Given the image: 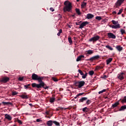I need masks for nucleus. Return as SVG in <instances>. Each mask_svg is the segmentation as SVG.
<instances>
[{"mask_svg":"<svg viewBox=\"0 0 126 126\" xmlns=\"http://www.w3.org/2000/svg\"><path fill=\"white\" fill-rule=\"evenodd\" d=\"M88 75V73L86 72L85 74H84L83 76H82V78L83 79H86V77H87Z\"/></svg>","mask_w":126,"mask_h":126,"instance_id":"nucleus-39","label":"nucleus"},{"mask_svg":"<svg viewBox=\"0 0 126 126\" xmlns=\"http://www.w3.org/2000/svg\"><path fill=\"white\" fill-rule=\"evenodd\" d=\"M17 122L18 123H19L20 124L22 125V121H21V120H19V119H18Z\"/></svg>","mask_w":126,"mask_h":126,"instance_id":"nucleus-50","label":"nucleus"},{"mask_svg":"<svg viewBox=\"0 0 126 126\" xmlns=\"http://www.w3.org/2000/svg\"><path fill=\"white\" fill-rule=\"evenodd\" d=\"M50 10L52 12H54L55 11V9L53 7H50Z\"/></svg>","mask_w":126,"mask_h":126,"instance_id":"nucleus-54","label":"nucleus"},{"mask_svg":"<svg viewBox=\"0 0 126 126\" xmlns=\"http://www.w3.org/2000/svg\"><path fill=\"white\" fill-rule=\"evenodd\" d=\"M87 100H88V97H82L79 100V102L81 103H83L84 101H86Z\"/></svg>","mask_w":126,"mask_h":126,"instance_id":"nucleus-18","label":"nucleus"},{"mask_svg":"<svg viewBox=\"0 0 126 126\" xmlns=\"http://www.w3.org/2000/svg\"><path fill=\"white\" fill-rule=\"evenodd\" d=\"M120 32H121L122 35L126 33V31L125 30L121 29L120 30Z\"/></svg>","mask_w":126,"mask_h":126,"instance_id":"nucleus-36","label":"nucleus"},{"mask_svg":"<svg viewBox=\"0 0 126 126\" xmlns=\"http://www.w3.org/2000/svg\"><path fill=\"white\" fill-rule=\"evenodd\" d=\"M68 28H69V29H70V28H71L70 25H68Z\"/></svg>","mask_w":126,"mask_h":126,"instance_id":"nucleus-60","label":"nucleus"},{"mask_svg":"<svg viewBox=\"0 0 126 126\" xmlns=\"http://www.w3.org/2000/svg\"><path fill=\"white\" fill-rule=\"evenodd\" d=\"M24 79V77H19V80L20 81H22Z\"/></svg>","mask_w":126,"mask_h":126,"instance_id":"nucleus-47","label":"nucleus"},{"mask_svg":"<svg viewBox=\"0 0 126 126\" xmlns=\"http://www.w3.org/2000/svg\"><path fill=\"white\" fill-rule=\"evenodd\" d=\"M95 20H97L98 21H100L102 20V17L101 16H96Z\"/></svg>","mask_w":126,"mask_h":126,"instance_id":"nucleus-37","label":"nucleus"},{"mask_svg":"<svg viewBox=\"0 0 126 126\" xmlns=\"http://www.w3.org/2000/svg\"><path fill=\"white\" fill-rule=\"evenodd\" d=\"M85 56L84 55H80L76 59V62H79L81 61L82 59L84 58Z\"/></svg>","mask_w":126,"mask_h":126,"instance_id":"nucleus-19","label":"nucleus"},{"mask_svg":"<svg viewBox=\"0 0 126 126\" xmlns=\"http://www.w3.org/2000/svg\"><path fill=\"white\" fill-rule=\"evenodd\" d=\"M81 23V22H76L75 23V25H76V26H80V23Z\"/></svg>","mask_w":126,"mask_h":126,"instance_id":"nucleus-49","label":"nucleus"},{"mask_svg":"<svg viewBox=\"0 0 126 126\" xmlns=\"http://www.w3.org/2000/svg\"><path fill=\"white\" fill-rule=\"evenodd\" d=\"M21 97L25 99H27L29 98L28 95L25 94H22L21 96Z\"/></svg>","mask_w":126,"mask_h":126,"instance_id":"nucleus-24","label":"nucleus"},{"mask_svg":"<svg viewBox=\"0 0 126 126\" xmlns=\"http://www.w3.org/2000/svg\"><path fill=\"white\" fill-rule=\"evenodd\" d=\"M30 105L31 106H32V103H30Z\"/></svg>","mask_w":126,"mask_h":126,"instance_id":"nucleus-61","label":"nucleus"},{"mask_svg":"<svg viewBox=\"0 0 126 126\" xmlns=\"http://www.w3.org/2000/svg\"><path fill=\"white\" fill-rule=\"evenodd\" d=\"M101 78H102V79H105L106 78H107V75H103L101 77Z\"/></svg>","mask_w":126,"mask_h":126,"instance_id":"nucleus-48","label":"nucleus"},{"mask_svg":"<svg viewBox=\"0 0 126 126\" xmlns=\"http://www.w3.org/2000/svg\"><path fill=\"white\" fill-rule=\"evenodd\" d=\"M55 100H56L55 95L52 94V97H50V99H49V102L52 103L54 102Z\"/></svg>","mask_w":126,"mask_h":126,"instance_id":"nucleus-17","label":"nucleus"},{"mask_svg":"<svg viewBox=\"0 0 126 126\" xmlns=\"http://www.w3.org/2000/svg\"><path fill=\"white\" fill-rule=\"evenodd\" d=\"M125 75V73L124 72H120L117 75V78L119 79L120 81H122L124 79V75Z\"/></svg>","mask_w":126,"mask_h":126,"instance_id":"nucleus-8","label":"nucleus"},{"mask_svg":"<svg viewBox=\"0 0 126 126\" xmlns=\"http://www.w3.org/2000/svg\"><path fill=\"white\" fill-rule=\"evenodd\" d=\"M45 114H46L47 115H49V111H48V110H47L45 112Z\"/></svg>","mask_w":126,"mask_h":126,"instance_id":"nucleus-57","label":"nucleus"},{"mask_svg":"<svg viewBox=\"0 0 126 126\" xmlns=\"http://www.w3.org/2000/svg\"><path fill=\"white\" fill-rule=\"evenodd\" d=\"M2 103L4 105V106L5 105H12V103H11V102H10V101H8L7 102H5V101H2Z\"/></svg>","mask_w":126,"mask_h":126,"instance_id":"nucleus-25","label":"nucleus"},{"mask_svg":"<svg viewBox=\"0 0 126 126\" xmlns=\"http://www.w3.org/2000/svg\"><path fill=\"white\" fill-rule=\"evenodd\" d=\"M86 55H92V54H93L94 53V51L93 50H88V51H86Z\"/></svg>","mask_w":126,"mask_h":126,"instance_id":"nucleus-22","label":"nucleus"},{"mask_svg":"<svg viewBox=\"0 0 126 126\" xmlns=\"http://www.w3.org/2000/svg\"><path fill=\"white\" fill-rule=\"evenodd\" d=\"M122 103H126V96H124L123 99L121 100Z\"/></svg>","mask_w":126,"mask_h":126,"instance_id":"nucleus-31","label":"nucleus"},{"mask_svg":"<svg viewBox=\"0 0 126 126\" xmlns=\"http://www.w3.org/2000/svg\"><path fill=\"white\" fill-rule=\"evenodd\" d=\"M85 84V82L84 81H79V85H78V88L79 89L81 88L84 86Z\"/></svg>","mask_w":126,"mask_h":126,"instance_id":"nucleus-11","label":"nucleus"},{"mask_svg":"<svg viewBox=\"0 0 126 126\" xmlns=\"http://www.w3.org/2000/svg\"><path fill=\"white\" fill-rule=\"evenodd\" d=\"M103 68H104V65H103L102 66L99 65V69H103Z\"/></svg>","mask_w":126,"mask_h":126,"instance_id":"nucleus-53","label":"nucleus"},{"mask_svg":"<svg viewBox=\"0 0 126 126\" xmlns=\"http://www.w3.org/2000/svg\"><path fill=\"white\" fill-rule=\"evenodd\" d=\"M110 27L113 29H117L121 28L120 24H118L115 25L110 26Z\"/></svg>","mask_w":126,"mask_h":126,"instance_id":"nucleus-13","label":"nucleus"},{"mask_svg":"<svg viewBox=\"0 0 126 126\" xmlns=\"http://www.w3.org/2000/svg\"><path fill=\"white\" fill-rule=\"evenodd\" d=\"M82 111L85 113L88 112L89 111V108L84 107V108H82Z\"/></svg>","mask_w":126,"mask_h":126,"instance_id":"nucleus-27","label":"nucleus"},{"mask_svg":"<svg viewBox=\"0 0 126 126\" xmlns=\"http://www.w3.org/2000/svg\"><path fill=\"white\" fill-rule=\"evenodd\" d=\"M113 61V58H109L106 60V65H109Z\"/></svg>","mask_w":126,"mask_h":126,"instance_id":"nucleus-20","label":"nucleus"},{"mask_svg":"<svg viewBox=\"0 0 126 126\" xmlns=\"http://www.w3.org/2000/svg\"><path fill=\"white\" fill-rule=\"evenodd\" d=\"M63 33V30L62 29H59V32H58V33H57V35L58 36H60L61 34Z\"/></svg>","mask_w":126,"mask_h":126,"instance_id":"nucleus-35","label":"nucleus"},{"mask_svg":"<svg viewBox=\"0 0 126 126\" xmlns=\"http://www.w3.org/2000/svg\"><path fill=\"white\" fill-rule=\"evenodd\" d=\"M72 17H75V15H72Z\"/></svg>","mask_w":126,"mask_h":126,"instance_id":"nucleus-64","label":"nucleus"},{"mask_svg":"<svg viewBox=\"0 0 126 126\" xmlns=\"http://www.w3.org/2000/svg\"><path fill=\"white\" fill-rule=\"evenodd\" d=\"M73 6L72 3L68 0H66L64 2V7L63 8V11L64 12H70L72 9Z\"/></svg>","mask_w":126,"mask_h":126,"instance_id":"nucleus-1","label":"nucleus"},{"mask_svg":"<svg viewBox=\"0 0 126 126\" xmlns=\"http://www.w3.org/2000/svg\"><path fill=\"white\" fill-rule=\"evenodd\" d=\"M84 94H85L84 93H79L78 94H77L76 96H79L83 95Z\"/></svg>","mask_w":126,"mask_h":126,"instance_id":"nucleus-46","label":"nucleus"},{"mask_svg":"<svg viewBox=\"0 0 126 126\" xmlns=\"http://www.w3.org/2000/svg\"><path fill=\"white\" fill-rule=\"evenodd\" d=\"M32 78L33 80H36L37 81L41 80V79H44V77L39 76L34 73L32 74Z\"/></svg>","mask_w":126,"mask_h":126,"instance_id":"nucleus-3","label":"nucleus"},{"mask_svg":"<svg viewBox=\"0 0 126 126\" xmlns=\"http://www.w3.org/2000/svg\"><path fill=\"white\" fill-rule=\"evenodd\" d=\"M100 39V36L99 35H95L94 37L89 39V42H93V43L96 42Z\"/></svg>","mask_w":126,"mask_h":126,"instance_id":"nucleus-5","label":"nucleus"},{"mask_svg":"<svg viewBox=\"0 0 126 126\" xmlns=\"http://www.w3.org/2000/svg\"><path fill=\"white\" fill-rule=\"evenodd\" d=\"M89 23L87 21H85L82 22L79 27V29H82L84 28V27H86L88 24H89Z\"/></svg>","mask_w":126,"mask_h":126,"instance_id":"nucleus-9","label":"nucleus"},{"mask_svg":"<svg viewBox=\"0 0 126 126\" xmlns=\"http://www.w3.org/2000/svg\"><path fill=\"white\" fill-rule=\"evenodd\" d=\"M106 91V89H103L101 91H100L98 92V94H102L104 92H105Z\"/></svg>","mask_w":126,"mask_h":126,"instance_id":"nucleus-40","label":"nucleus"},{"mask_svg":"<svg viewBox=\"0 0 126 126\" xmlns=\"http://www.w3.org/2000/svg\"><path fill=\"white\" fill-rule=\"evenodd\" d=\"M79 81H75L74 83V85L76 87H78Z\"/></svg>","mask_w":126,"mask_h":126,"instance_id":"nucleus-42","label":"nucleus"},{"mask_svg":"<svg viewBox=\"0 0 126 126\" xmlns=\"http://www.w3.org/2000/svg\"><path fill=\"white\" fill-rule=\"evenodd\" d=\"M123 9H120L119 12L117 13V15H121L122 14V13L123 12Z\"/></svg>","mask_w":126,"mask_h":126,"instance_id":"nucleus-43","label":"nucleus"},{"mask_svg":"<svg viewBox=\"0 0 126 126\" xmlns=\"http://www.w3.org/2000/svg\"><path fill=\"white\" fill-rule=\"evenodd\" d=\"M112 23L114 25H116L119 24V22L118 21H116L115 20H112L111 21Z\"/></svg>","mask_w":126,"mask_h":126,"instance_id":"nucleus-30","label":"nucleus"},{"mask_svg":"<svg viewBox=\"0 0 126 126\" xmlns=\"http://www.w3.org/2000/svg\"><path fill=\"white\" fill-rule=\"evenodd\" d=\"M94 70H90L89 71V74L90 76H93L94 74Z\"/></svg>","mask_w":126,"mask_h":126,"instance_id":"nucleus-34","label":"nucleus"},{"mask_svg":"<svg viewBox=\"0 0 126 126\" xmlns=\"http://www.w3.org/2000/svg\"><path fill=\"white\" fill-rule=\"evenodd\" d=\"M115 48L119 52H122L123 50V47L122 46H121V45H117L115 47Z\"/></svg>","mask_w":126,"mask_h":126,"instance_id":"nucleus-12","label":"nucleus"},{"mask_svg":"<svg viewBox=\"0 0 126 126\" xmlns=\"http://www.w3.org/2000/svg\"><path fill=\"white\" fill-rule=\"evenodd\" d=\"M68 42H69L70 44H72L73 41H72V39H71V37L69 36V37H68Z\"/></svg>","mask_w":126,"mask_h":126,"instance_id":"nucleus-33","label":"nucleus"},{"mask_svg":"<svg viewBox=\"0 0 126 126\" xmlns=\"http://www.w3.org/2000/svg\"><path fill=\"white\" fill-rule=\"evenodd\" d=\"M126 109V105H122L121 106L120 108H119V110H116L115 112L118 111H124Z\"/></svg>","mask_w":126,"mask_h":126,"instance_id":"nucleus-15","label":"nucleus"},{"mask_svg":"<svg viewBox=\"0 0 126 126\" xmlns=\"http://www.w3.org/2000/svg\"><path fill=\"white\" fill-rule=\"evenodd\" d=\"M41 121L40 119H36V122L39 123Z\"/></svg>","mask_w":126,"mask_h":126,"instance_id":"nucleus-58","label":"nucleus"},{"mask_svg":"<svg viewBox=\"0 0 126 126\" xmlns=\"http://www.w3.org/2000/svg\"><path fill=\"white\" fill-rule=\"evenodd\" d=\"M94 17V15L91 13H88L87 14L86 19L89 20L93 18Z\"/></svg>","mask_w":126,"mask_h":126,"instance_id":"nucleus-16","label":"nucleus"},{"mask_svg":"<svg viewBox=\"0 0 126 126\" xmlns=\"http://www.w3.org/2000/svg\"><path fill=\"white\" fill-rule=\"evenodd\" d=\"M49 88V86H47L46 85L45 86H43V89L47 90Z\"/></svg>","mask_w":126,"mask_h":126,"instance_id":"nucleus-51","label":"nucleus"},{"mask_svg":"<svg viewBox=\"0 0 126 126\" xmlns=\"http://www.w3.org/2000/svg\"><path fill=\"white\" fill-rule=\"evenodd\" d=\"M87 5V2L83 1L81 3V6L82 8H84Z\"/></svg>","mask_w":126,"mask_h":126,"instance_id":"nucleus-26","label":"nucleus"},{"mask_svg":"<svg viewBox=\"0 0 126 126\" xmlns=\"http://www.w3.org/2000/svg\"><path fill=\"white\" fill-rule=\"evenodd\" d=\"M120 105L119 101H117L115 102L113 104H112L111 109H114L116 107H117Z\"/></svg>","mask_w":126,"mask_h":126,"instance_id":"nucleus-14","label":"nucleus"},{"mask_svg":"<svg viewBox=\"0 0 126 126\" xmlns=\"http://www.w3.org/2000/svg\"><path fill=\"white\" fill-rule=\"evenodd\" d=\"M10 80V78L7 76H4L1 78L0 80V82L3 83H6L7 82H9Z\"/></svg>","mask_w":126,"mask_h":126,"instance_id":"nucleus-7","label":"nucleus"},{"mask_svg":"<svg viewBox=\"0 0 126 126\" xmlns=\"http://www.w3.org/2000/svg\"><path fill=\"white\" fill-rule=\"evenodd\" d=\"M75 12L78 15H80L81 14V12H80V10L78 8L75 9Z\"/></svg>","mask_w":126,"mask_h":126,"instance_id":"nucleus-28","label":"nucleus"},{"mask_svg":"<svg viewBox=\"0 0 126 126\" xmlns=\"http://www.w3.org/2000/svg\"><path fill=\"white\" fill-rule=\"evenodd\" d=\"M78 72L80 73V74L82 76L84 75V73L81 69H78Z\"/></svg>","mask_w":126,"mask_h":126,"instance_id":"nucleus-38","label":"nucleus"},{"mask_svg":"<svg viewBox=\"0 0 126 126\" xmlns=\"http://www.w3.org/2000/svg\"><path fill=\"white\" fill-rule=\"evenodd\" d=\"M43 79H41L38 81V84H37L36 83H33L32 85L33 88H36L40 90L41 88H43L44 87L46 86V84L43 81Z\"/></svg>","mask_w":126,"mask_h":126,"instance_id":"nucleus-2","label":"nucleus"},{"mask_svg":"<svg viewBox=\"0 0 126 126\" xmlns=\"http://www.w3.org/2000/svg\"><path fill=\"white\" fill-rule=\"evenodd\" d=\"M105 47L110 51L113 50V48L109 45H106Z\"/></svg>","mask_w":126,"mask_h":126,"instance_id":"nucleus-29","label":"nucleus"},{"mask_svg":"<svg viewBox=\"0 0 126 126\" xmlns=\"http://www.w3.org/2000/svg\"><path fill=\"white\" fill-rule=\"evenodd\" d=\"M53 124H54L56 126H60V123H59V122H57V121H53Z\"/></svg>","mask_w":126,"mask_h":126,"instance_id":"nucleus-32","label":"nucleus"},{"mask_svg":"<svg viewBox=\"0 0 126 126\" xmlns=\"http://www.w3.org/2000/svg\"><path fill=\"white\" fill-rule=\"evenodd\" d=\"M107 36L109 38H112L115 39L116 38V36L112 32L107 33Z\"/></svg>","mask_w":126,"mask_h":126,"instance_id":"nucleus-10","label":"nucleus"},{"mask_svg":"<svg viewBox=\"0 0 126 126\" xmlns=\"http://www.w3.org/2000/svg\"><path fill=\"white\" fill-rule=\"evenodd\" d=\"M27 86H28V87H29L30 86H31V84H27Z\"/></svg>","mask_w":126,"mask_h":126,"instance_id":"nucleus-59","label":"nucleus"},{"mask_svg":"<svg viewBox=\"0 0 126 126\" xmlns=\"http://www.w3.org/2000/svg\"><path fill=\"white\" fill-rule=\"evenodd\" d=\"M91 103V100H90V99H87V101H86V104L87 105H89Z\"/></svg>","mask_w":126,"mask_h":126,"instance_id":"nucleus-44","label":"nucleus"},{"mask_svg":"<svg viewBox=\"0 0 126 126\" xmlns=\"http://www.w3.org/2000/svg\"><path fill=\"white\" fill-rule=\"evenodd\" d=\"M18 94V93L16 91H14V92H12V95L14 96V95H17Z\"/></svg>","mask_w":126,"mask_h":126,"instance_id":"nucleus-45","label":"nucleus"},{"mask_svg":"<svg viewBox=\"0 0 126 126\" xmlns=\"http://www.w3.org/2000/svg\"><path fill=\"white\" fill-rule=\"evenodd\" d=\"M63 109H64V110H66L67 109V108H62Z\"/></svg>","mask_w":126,"mask_h":126,"instance_id":"nucleus-63","label":"nucleus"},{"mask_svg":"<svg viewBox=\"0 0 126 126\" xmlns=\"http://www.w3.org/2000/svg\"><path fill=\"white\" fill-rule=\"evenodd\" d=\"M24 87H25V89H28V88H30V87H28L27 85H25V86H24Z\"/></svg>","mask_w":126,"mask_h":126,"instance_id":"nucleus-56","label":"nucleus"},{"mask_svg":"<svg viewBox=\"0 0 126 126\" xmlns=\"http://www.w3.org/2000/svg\"><path fill=\"white\" fill-rule=\"evenodd\" d=\"M112 14L113 15H116V14H117V12L116 11H114L112 12Z\"/></svg>","mask_w":126,"mask_h":126,"instance_id":"nucleus-55","label":"nucleus"},{"mask_svg":"<svg viewBox=\"0 0 126 126\" xmlns=\"http://www.w3.org/2000/svg\"><path fill=\"white\" fill-rule=\"evenodd\" d=\"M5 118L9 121H11L12 120V117L10 116L9 114H5Z\"/></svg>","mask_w":126,"mask_h":126,"instance_id":"nucleus-21","label":"nucleus"},{"mask_svg":"<svg viewBox=\"0 0 126 126\" xmlns=\"http://www.w3.org/2000/svg\"><path fill=\"white\" fill-rule=\"evenodd\" d=\"M52 79L53 80V81L54 82H58L59 81V79H58L57 78L55 77H52Z\"/></svg>","mask_w":126,"mask_h":126,"instance_id":"nucleus-41","label":"nucleus"},{"mask_svg":"<svg viewBox=\"0 0 126 126\" xmlns=\"http://www.w3.org/2000/svg\"><path fill=\"white\" fill-rule=\"evenodd\" d=\"M125 0H118L115 3L114 7L115 8H118L122 5V4L124 2Z\"/></svg>","mask_w":126,"mask_h":126,"instance_id":"nucleus-4","label":"nucleus"},{"mask_svg":"<svg viewBox=\"0 0 126 126\" xmlns=\"http://www.w3.org/2000/svg\"><path fill=\"white\" fill-rule=\"evenodd\" d=\"M100 59V56L99 55H96L94 56L90 59L86 60V61H90L91 62H93L94 61H96L97 59Z\"/></svg>","mask_w":126,"mask_h":126,"instance_id":"nucleus-6","label":"nucleus"},{"mask_svg":"<svg viewBox=\"0 0 126 126\" xmlns=\"http://www.w3.org/2000/svg\"><path fill=\"white\" fill-rule=\"evenodd\" d=\"M46 125H47V126H52V125H53L52 120H49V121H47V122H46Z\"/></svg>","mask_w":126,"mask_h":126,"instance_id":"nucleus-23","label":"nucleus"},{"mask_svg":"<svg viewBox=\"0 0 126 126\" xmlns=\"http://www.w3.org/2000/svg\"><path fill=\"white\" fill-rule=\"evenodd\" d=\"M99 69V65H96L95 67V70H98Z\"/></svg>","mask_w":126,"mask_h":126,"instance_id":"nucleus-52","label":"nucleus"},{"mask_svg":"<svg viewBox=\"0 0 126 126\" xmlns=\"http://www.w3.org/2000/svg\"><path fill=\"white\" fill-rule=\"evenodd\" d=\"M80 0H76V2H79Z\"/></svg>","mask_w":126,"mask_h":126,"instance_id":"nucleus-62","label":"nucleus"}]
</instances>
